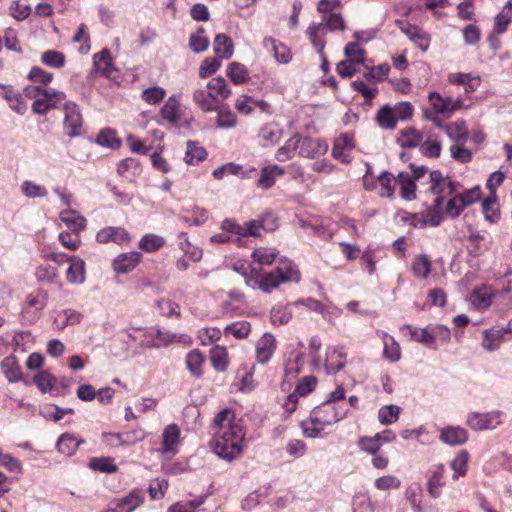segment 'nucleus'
I'll use <instances>...</instances> for the list:
<instances>
[{
  "label": "nucleus",
  "mask_w": 512,
  "mask_h": 512,
  "mask_svg": "<svg viewBox=\"0 0 512 512\" xmlns=\"http://www.w3.org/2000/svg\"><path fill=\"white\" fill-rule=\"evenodd\" d=\"M214 423V452L225 460L235 459L243 451L246 435L241 419L236 418L234 411L224 409L216 415Z\"/></svg>",
  "instance_id": "obj_1"
},
{
  "label": "nucleus",
  "mask_w": 512,
  "mask_h": 512,
  "mask_svg": "<svg viewBox=\"0 0 512 512\" xmlns=\"http://www.w3.org/2000/svg\"><path fill=\"white\" fill-rule=\"evenodd\" d=\"M300 273L292 261L283 259L273 271L264 274L261 278H245L247 286L260 289L264 293H271L281 283L299 282Z\"/></svg>",
  "instance_id": "obj_2"
},
{
  "label": "nucleus",
  "mask_w": 512,
  "mask_h": 512,
  "mask_svg": "<svg viewBox=\"0 0 512 512\" xmlns=\"http://www.w3.org/2000/svg\"><path fill=\"white\" fill-rule=\"evenodd\" d=\"M428 101L430 107L426 108L423 114L426 119L432 121L439 128L443 127L444 120L449 119L455 111L464 108L461 98L444 97L435 91L429 93Z\"/></svg>",
  "instance_id": "obj_3"
},
{
  "label": "nucleus",
  "mask_w": 512,
  "mask_h": 512,
  "mask_svg": "<svg viewBox=\"0 0 512 512\" xmlns=\"http://www.w3.org/2000/svg\"><path fill=\"white\" fill-rule=\"evenodd\" d=\"M25 96L34 98L32 110L36 114L43 115L65 100L66 95L62 91L43 86H27L23 90Z\"/></svg>",
  "instance_id": "obj_4"
},
{
  "label": "nucleus",
  "mask_w": 512,
  "mask_h": 512,
  "mask_svg": "<svg viewBox=\"0 0 512 512\" xmlns=\"http://www.w3.org/2000/svg\"><path fill=\"white\" fill-rule=\"evenodd\" d=\"M256 226L254 222H246L244 225H240L236 221L227 218L221 222L220 228L222 232L211 236L210 241L217 244L227 243L232 240L231 235L237 236V242H240L241 237H258L259 234L257 233Z\"/></svg>",
  "instance_id": "obj_5"
},
{
  "label": "nucleus",
  "mask_w": 512,
  "mask_h": 512,
  "mask_svg": "<svg viewBox=\"0 0 512 512\" xmlns=\"http://www.w3.org/2000/svg\"><path fill=\"white\" fill-rule=\"evenodd\" d=\"M504 413L493 410L485 413L472 412L467 416L466 424L475 431L492 430L503 423Z\"/></svg>",
  "instance_id": "obj_6"
},
{
  "label": "nucleus",
  "mask_w": 512,
  "mask_h": 512,
  "mask_svg": "<svg viewBox=\"0 0 512 512\" xmlns=\"http://www.w3.org/2000/svg\"><path fill=\"white\" fill-rule=\"evenodd\" d=\"M63 128L70 138L81 135L83 118L78 105L72 101H66L64 106Z\"/></svg>",
  "instance_id": "obj_7"
},
{
  "label": "nucleus",
  "mask_w": 512,
  "mask_h": 512,
  "mask_svg": "<svg viewBox=\"0 0 512 512\" xmlns=\"http://www.w3.org/2000/svg\"><path fill=\"white\" fill-rule=\"evenodd\" d=\"M317 379L314 376H306L297 384L293 393L289 394L283 407L289 415L296 410L298 398L304 397L312 392L316 386Z\"/></svg>",
  "instance_id": "obj_8"
},
{
  "label": "nucleus",
  "mask_w": 512,
  "mask_h": 512,
  "mask_svg": "<svg viewBox=\"0 0 512 512\" xmlns=\"http://www.w3.org/2000/svg\"><path fill=\"white\" fill-rule=\"evenodd\" d=\"M335 424V418H321L313 410L311 416L303 420L300 424L303 435L307 438L321 437V432L326 426Z\"/></svg>",
  "instance_id": "obj_9"
},
{
  "label": "nucleus",
  "mask_w": 512,
  "mask_h": 512,
  "mask_svg": "<svg viewBox=\"0 0 512 512\" xmlns=\"http://www.w3.org/2000/svg\"><path fill=\"white\" fill-rule=\"evenodd\" d=\"M328 151V143L319 138L302 137L300 135L298 154L305 158L323 156Z\"/></svg>",
  "instance_id": "obj_10"
},
{
  "label": "nucleus",
  "mask_w": 512,
  "mask_h": 512,
  "mask_svg": "<svg viewBox=\"0 0 512 512\" xmlns=\"http://www.w3.org/2000/svg\"><path fill=\"white\" fill-rule=\"evenodd\" d=\"M145 493L140 489H133L129 494L116 499L111 512H133L137 507L143 504Z\"/></svg>",
  "instance_id": "obj_11"
},
{
  "label": "nucleus",
  "mask_w": 512,
  "mask_h": 512,
  "mask_svg": "<svg viewBox=\"0 0 512 512\" xmlns=\"http://www.w3.org/2000/svg\"><path fill=\"white\" fill-rule=\"evenodd\" d=\"M355 147L354 140L348 134H341L333 143L332 156L343 164L352 161L350 151Z\"/></svg>",
  "instance_id": "obj_12"
},
{
  "label": "nucleus",
  "mask_w": 512,
  "mask_h": 512,
  "mask_svg": "<svg viewBox=\"0 0 512 512\" xmlns=\"http://www.w3.org/2000/svg\"><path fill=\"white\" fill-rule=\"evenodd\" d=\"M96 240L99 243L114 242L122 245L130 242L131 238L128 231L123 227L107 226L98 231Z\"/></svg>",
  "instance_id": "obj_13"
},
{
  "label": "nucleus",
  "mask_w": 512,
  "mask_h": 512,
  "mask_svg": "<svg viewBox=\"0 0 512 512\" xmlns=\"http://www.w3.org/2000/svg\"><path fill=\"white\" fill-rule=\"evenodd\" d=\"M303 366V358L301 354H296L293 358H289L285 362L284 367V377L281 383L282 391L288 392L291 387L293 381L297 378L298 374L301 372Z\"/></svg>",
  "instance_id": "obj_14"
},
{
  "label": "nucleus",
  "mask_w": 512,
  "mask_h": 512,
  "mask_svg": "<svg viewBox=\"0 0 512 512\" xmlns=\"http://www.w3.org/2000/svg\"><path fill=\"white\" fill-rule=\"evenodd\" d=\"M347 354L340 347H329L326 352L325 369L328 374H336L346 365Z\"/></svg>",
  "instance_id": "obj_15"
},
{
  "label": "nucleus",
  "mask_w": 512,
  "mask_h": 512,
  "mask_svg": "<svg viewBox=\"0 0 512 512\" xmlns=\"http://www.w3.org/2000/svg\"><path fill=\"white\" fill-rule=\"evenodd\" d=\"M180 439V429L176 424L168 425L162 433L160 452L165 455H175Z\"/></svg>",
  "instance_id": "obj_16"
},
{
  "label": "nucleus",
  "mask_w": 512,
  "mask_h": 512,
  "mask_svg": "<svg viewBox=\"0 0 512 512\" xmlns=\"http://www.w3.org/2000/svg\"><path fill=\"white\" fill-rule=\"evenodd\" d=\"M0 97L4 98L16 113L22 115L26 112L27 106L23 101L22 94L12 86L0 84Z\"/></svg>",
  "instance_id": "obj_17"
},
{
  "label": "nucleus",
  "mask_w": 512,
  "mask_h": 512,
  "mask_svg": "<svg viewBox=\"0 0 512 512\" xmlns=\"http://www.w3.org/2000/svg\"><path fill=\"white\" fill-rule=\"evenodd\" d=\"M510 330L505 328L493 327L483 331L482 347L488 351L493 352L500 348L504 342V336Z\"/></svg>",
  "instance_id": "obj_18"
},
{
  "label": "nucleus",
  "mask_w": 512,
  "mask_h": 512,
  "mask_svg": "<svg viewBox=\"0 0 512 512\" xmlns=\"http://www.w3.org/2000/svg\"><path fill=\"white\" fill-rule=\"evenodd\" d=\"M276 349V340L270 333H265L257 342L256 357L261 364L267 363Z\"/></svg>",
  "instance_id": "obj_19"
},
{
  "label": "nucleus",
  "mask_w": 512,
  "mask_h": 512,
  "mask_svg": "<svg viewBox=\"0 0 512 512\" xmlns=\"http://www.w3.org/2000/svg\"><path fill=\"white\" fill-rule=\"evenodd\" d=\"M401 31L421 50L426 51L429 47L430 39L428 35L414 25H404L402 21H397Z\"/></svg>",
  "instance_id": "obj_20"
},
{
  "label": "nucleus",
  "mask_w": 512,
  "mask_h": 512,
  "mask_svg": "<svg viewBox=\"0 0 512 512\" xmlns=\"http://www.w3.org/2000/svg\"><path fill=\"white\" fill-rule=\"evenodd\" d=\"M440 439L447 445H462L468 440L467 431L459 426H449L440 431Z\"/></svg>",
  "instance_id": "obj_21"
},
{
  "label": "nucleus",
  "mask_w": 512,
  "mask_h": 512,
  "mask_svg": "<svg viewBox=\"0 0 512 512\" xmlns=\"http://www.w3.org/2000/svg\"><path fill=\"white\" fill-rule=\"evenodd\" d=\"M430 180V191L433 194H445V188L442 187V184L447 185L448 195H452L459 186L457 182L450 180L448 177H443L439 170H434L430 173Z\"/></svg>",
  "instance_id": "obj_22"
},
{
  "label": "nucleus",
  "mask_w": 512,
  "mask_h": 512,
  "mask_svg": "<svg viewBox=\"0 0 512 512\" xmlns=\"http://www.w3.org/2000/svg\"><path fill=\"white\" fill-rule=\"evenodd\" d=\"M192 97L194 103L203 112H212L217 110L215 95L210 92L207 87H200L195 89Z\"/></svg>",
  "instance_id": "obj_23"
},
{
  "label": "nucleus",
  "mask_w": 512,
  "mask_h": 512,
  "mask_svg": "<svg viewBox=\"0 0 512 512\" xmlns=\"http://www.w3.org/2000/svg\"><path fill=\"white\" fill-rule=\"evenodd\" d=\"M141 259L138 252H128L118 255L113 261V269L117 273H128L132 271Z\"/></svg>",
  "instance_id": "obj_24"
},
{
  "label": "nucleus",
  "mask_w": 512,
  "mask_h": 512,
  "mask_svg": "<svg viewBox=\"0 0 512 512\" xmlns=\"http://www.w3.org/2000/svg\"><path fill=\"white\" fill-rule=\"evenodd\" d=\"M95 71L102 76L111 77L115 68L112 64V58L108 49H103L93 56Z\"/></svg>",
  "instance_id": "obj_25"
},
{
  "label": "nucleus",
  "mask_w": 512,
  "mask_h": 512,
  "mask_svg": "<svg viewBox=\"0 0 512 512\" xmlns=\"http://www.w3.org/2000/svg\"><path fill=\"white\" fill-rule=\"evenodd\" d=\"M59 218L72 232L82 231L87 224L86 219L74 209L61 211Z\"/></svg>",
  "instance_id": "obj_26"
},
{
  "label": "nucleus",
  "mask_w": 512,
  "mask_h": 512,
  "mask_svg": "<svg viewBox=\"0 0 512 512\" xmlns=\"http://www.w3.org/2000/svg\"><path fill=\"white\" fill-rule=\"evenodd\" d=\"M70 265L66 272L68 282L82 284L85 281V263L78 257L69 258Z\"/></svg>",
  "instance_id": "obj_27"
},
{
  "label": "nucleus",
  "mask_w": 512,
  "mask_h": 512,
  "mask_svg": "<svg viewBox=\"0 0 512 512\" xmlns=\"http://www.w3.org/2000/svg\"><path fill=\"white\" fill-rule=\"evenodd\" d=\"M395 184H399L403 199L411 201L416 198V185L409 173L400 172L395 179Z\"/></svg>",
  "instance_id": "obj_28"
},
{
  "label": "nucleus",
  "mask_w": 512,
  "mask_h": 512,
  "mask_svg": "<svg viewBox=\"0 0 512 512\" xmlns=\"http://www.w3.org/2000/svg\"><path fill=\"white\" fill-rule=\"evenodd\" d=\"M411 270L413 275L420 280L428 278L432 270V262L428 255L420 254L416 256L412 260Z\"/></svg>",
  "instance_id": "obj_29"
},
{
  "label": "nucleus",
  "mask_w": 512,
  "mask_h": 512,
  "mask_svg": "<svg viewBox=\"0 0 512 512\" xmlns=\"http://www.w3.org/2000/svg\"><path fill=\"white\" fill-rule=\"evenodd\" d=\"M284 174V169L278 165L266 166L261 170L257 181L258 187L269 189L276 181V178Z\"/></svg>",
  "instance_id": "obj_30"
},
{
  "label": "nucleus",
  "mask_w": 512,
  "mask_h": 512,
  "mask_svg": "<svg viewBox=\"0 0 512 512\" xmlns=\"http://www.w3.org/2000/svg\"><path fill=\"white\" fill-rule=\"evenodd\" d=\"M447 136L455 142H466L468 138V129L464 120H457L455 122L443 125Z\"/></svg>",
  "instance_id": "obj_31"
},
{
  "label": "nucleus",
  "mask_w": 512,
  "mask_h": 512,
  "mask_svg": "<svg viewBox=\"0 0 512 512\" xmlns=\"http://www.w3.org/2000/svg\"><path fill=\"white\" fill-rule=\"evenodd\" d=\"M205 358L203 354L198 350H192L186 355L185 365L190 374L196 378H199L203 374V364Z\"/></svg>",
  "instance_id": "obj_32"
},
{
  "label": "nucleus",
  "mask_w": 512,
  "mask_h": 512,
  "mask_svg": "<svg viewBox=\"0 0 512 512\" xmlns=\"http://www.w3.org/2000/svg\"><path fill=\"white\" fill-rule=\"evenodd\" d=\"M469 453L466 450H460L456 453L450 462V468L453 470L452 479L457 480L464 477L468 470Z\"/></svg>",
  "instance_id": "obj_33"
},
{
  "label": "nucleus",
  "mask_w": 512,
  "mask_h": 512,
  "mask_svg": "<svg viewBox=\"0 0 512 512\" xmlns=\"http://www.w3.org/2000/svg\"><path fill=\"white\" fill-rule=\"evenodd\" d=\"M214 53L224 59H229L234 52L232 40L226 34H217L213 43Z\"/></svg>",
  "instance_id": "obj_34"
},
{
  "label": "nucleus",
  "mask_w": 512,
  "mask_h": 512,
  "mask_svg": "<svg viewBox=\"0 0 512 512\" xmlns=\"http://www.w3.org/2000/svg\"><path fill=\"white\" fill-rule=\"evenodd\" d=\"M258 138L263 146L272 145L281 138V131L277 124L268 123L261 127L258 132Z\"/></svg>",
  "instance_id": "obj_35"
},
{
  "label": "nucleus",
  "mask_w": 512,
  "mask_h": 512,
  "mask_svg": "<svg viewBox=\"0 0 512 512\" xmlns=\"http://www.w3.org/2000/svg\"><path fill=\"white\" fill-rule=\"evenodd\" d=\"M300 134H294L276 152V159L280 162L287 161L294 157L296 150H299Z\"/></svg>",
  "instance_id": "obj_36"
},
{
  "label": "nucleus",
  "mask_w": 512,
  "mask_h": 512,
  "mask_svg": "<svg viewBox=\"0 0 512 512\" xmlns=\"http://www.w3.org/2000/svg\"><path fill=\"white\" fill-rule=\"evenodd\" d=\"M313 410L321 418H335V423L342 420L346 415V411L344 409L337 407L335 403H330L326 401L322 405L314 408Z\"/></svg>",
  "instance_id": "obj_37"
},
{
  "label": "nucleus",
  "mask_w": 512,
  "mask_h": 512,
  "mask_svg": "<svg viewBox=\"0 0 512 512\" xmlns=\"http://www.w3.org/2000/svg\"><path fill=\"white\" fill-rule=\"evenodd\" d=\"M161 116L169 123L176 125L179 121V100L176 95L170 96L161 109Z\"/></svg>",
  "instance_id": "obj_38"
},
{
  "label": "nucleus",
  "mask_w": 512,
  "mask_h": 512,
  "mask_svg": "<svg viewBox=\"0 0 512 512\" xmlns=\"http://www.w3.org/2000/svg\"><path fill=\"white\" fill-rule=\"evenodd\" d=\"M229 79L236 85L244 84L249 80L247 68L239 62H231L226 69Z\"/></svg>",
  "instance_id": "obj_39"
},
{
  "label": "nucleus",
  "mask_w": 512,
  "mask_h": 512,
  "mask_svg": "<svg viewBox=\"0 0 512 512\" xmlns=\"http://www.w3.org/2000/svg\"><path fill=\"white\" fill-rule=\"evenodd\" d=\"M210 360L213 368L223 372L228 366V353L225 347L215 346L210 350Z\"/></svg>",
  "instance_id": "obj_40"
},
{
  "label": "nucleus",
  "mask_w": 512,
  "mask_h": 512,
  "mask_svg": "<svg viewBox=\"0 0 512 512\" xmlns=\"http://www.w3.org/2000/svg\"><path fill=\"white\" fill-rule=\"evenodd\" d=\"M20 190L24 196L30 199L44 198L48 195V190L45 186L32 180L23 181Z\"/></svg>",
  "instance_id": "obj_41"
},
{
  "label": "nucleus",
  "mask_w": 512,
  "mask_h": 512,
  "mask_svg": "<svg viewBox=\"0 0 512 512\" xmlns=\"http://www.w3.org/2000/svg\"><path fill=\"white\" fill-rule=\"evenodd\" d=\"M307 34L313 46L316 48L317 52L319 54L322 53L325 47L324 36L326 34L324 26L320 25L319 23L312 24L308 27Z\"/></svg>",
  "instance_id": "obj_42"
},
{
  "label": "nucleus",
  "mask_w": 512,
  "mask_h": 512,
  "mask_svg": "<svg viewBox=\"0 0 512 512\" xmlns=\"http://www.w3.org/2000/svg\"><path fill=\"white\" fill-rule=\"evenodd\" d=\"M383 356L390 362H397L401 357L400 346L392 336L387 333L383 338Z\"/></svg>",
  "instance_id": "obj_43"
},
{
  "label": "nucleus",
  "mask_w": 512,
  "mask_h": 512,
  "mask_svg": "<svg viewBox=\"0 0 512 512\" xmlns=\"http://www.w3.org/2000/svg\"><path fill=\"white\" fill-rule=\"evenodd\" d=\"M2 371L9 382H18L22 379V372L15 359L6 357L1 363Z\"/></svg>",
  "instance_id": "obj_44"
},
{
  "label": "nucleus",
  "mask_w": 512,
  "mask_h": 512,
  "mask_svg": "<svg viewBox=\"0 0 512 512\" xmlns=\"http://www.w3.org/2000/svg\"><path fill=\"white\" fill-rule=\"evenodd\" d=\"M207 89L212 92L216 97H221L222 99H227L232 91L228 87L226 80L223 77H216L208 82Z\"/></svg>",
  "instance_id": "obj_45"
},
{
  "label": "nucleus",
  "mask_w": 512,
  "mask_h": 512,
  "mask_svg": "<svg viewBox=\"0 0 512 512\" xmlns=\"http://www.w3.org/2000/svg\"><path fill=\"white\" fill-rule=\"evenodd\" d=\"M512 3L507 2L502 11L495 17V31L499 34L507 30L508 25L512 19Z\"/></svg>",
  "instance_id": "obj_46"
},
{
  "label": "nucleus",
  "mask_w": 512,
  "mask_h": 512,
  "mask_svg": "<svg viewBox=\"0 0 512 512\" xmlns=\"http://www.w3.org/2000/svg\"><path fill=\"white\" fill-rule=\"evenodd\" d=\"M207 156L206 150L198 146L196 143L189 141L187 143V150L185 153V162L188 164H198L203 161Z\"/></svg>",
  "instance_id": "obj_47"
},
{
  "label": "nucleus",
  "mask_w": 512,
  "mask_h": 512,
  "mask_svg": "<svg viewBox=\"0 0 512 512\" xmlns=\"http://www.w3.org/2000/svg\"><path fill=\"white\" fill-rule=\"evenodd\" d=\"M80 443L73 435L65 433L58 439L57 448L62 454L72 455L78 449Z\"/></svg>",
  "instance_id": "obj_48"
},
{
  "label": "nucleus",
  "mask_w": 512,
  "mask_h": 512,
  "mask_svg": "<svg viewBox=\"0 0 512 512\" xmlns=\"http://www.w3.org/2000/svg\"><path fill=\"white\" fill-rule=\"evenodd\" d=\"M203 34L204 28L200 27L195 33L190 35L189 47L194 53H201L208 49L209 40Z\"/></svg>",
  "instance_id": "obj_49"
},
{
  "label": "nucleus",
  "mask_w": 512,
  "mask_h": 512,
  "mask_svg": "<svg viewBox=\"0 0 512 512\" xmlns=\"http://www.w3.org/2000/svg\"><path fill=\"white\" fill-rule=\"evenodd\" d=\"M404 327L410 331L411 339L413 341L421 343L428 348H433L432 338L430 335V326L425 328H415L411 325H405Z\"/></svg>",
  "instance_id": "obj_50"
},
{
  "label": "nucleus",
  "mask_w": 512,
  "mask_h": 512,
  "mask_svg": "<svg viewBox=\"0 0 512 512\" xmlns=\"http://www.w3.org/2000/svg\"><path fill=\"white\" fill-rule=\"evenodd\" d=\"M277 256L278 251L275 248L267 247L258 248L252 253L254 261L260 265H271Z\"/></svg>",
  "instance_id": "obj_51"
},
{
  "label": "nucleus",
  "mask_w": 512,
  "mask_h": 512,
  "mask_svg": "<svg viewBox=\"0 0 512 512\" xmlns=\"http://www.w3.org/2000/svg\"><path fill=\"white\" fill-rule=\"evenodd\" d=\"M154 338L158 339L159 343H153V344H150L149 346L159 347L160 345L167 346L173 342H185L187 336L186 335L178 336L177 334L172 333L170 331H162L160 329H157L155 331Z\"/></svg>",
  "instance_id": "obj_52"
},
{
  "label": "nucleus",
  "mask_w": 512,
  "mask_h": 512,
  "mask_svg": "<svg viewBox=\"0 0 512 512\" xmlns=\"http://www.w3.org/2000/svg\"><path fill=\"white\" fill-rule=\"evenodd\" d=\"M164 244L165 241L161 236L155 234H146L141 238L139 247L147 252H155L159 250Z\"/></svg>",
  "instance_id": "obj_53"
},
{
  "label": "nucleus",
  "mask_w": 512,
  "mask_h": 512,
  "mask_svg": "<svg viewBox=\"0 0 512 512\" xmlns=\"http://www.w3.org/2000/svg\"><path fill=\"white\" fill-rule=\"evenodd\" d=\"M140 171L139 162L134 158L123 159L117 164V173L120 176L127 177L129 174L135 176L139 174Z\"/></svg>",
  "instance_id": "obj_54"
},
{
  "label": "nucleus",
  "mask_w": 512,
  "mask_h": 512,
  "mask_svg": "<svg viewBox=\"0 0 512 512\" xmlns=\"http://www.w3.org/2000/svg\"><path fill=\"white\" fill-rule=\"evenodd\" d=\"M55 381V377L47 371H40L33 378L34 384L42 393L52 390Z\"/></svg>",
  "instance_id": "obj_55"
},
{
  "label": "nucleus",
  "mask_w": 512,
  "mask_h": 512,
  "mask_svg": "<svg viewBox=\"0 0 512 512\" xmlns=\"http://www.w3.org/2000/svg\"><path fill=\"white\" fill-rule=\"evenodd\" d=\"M400 408L397 405H387L379 409L378 419L384 425L396 422L399 418Z\"/></svg>",
  "instance_id": "obj_56"
},
{
  "label": "nucleus",
  "mask_w": 512,
  "mask_h": 512,
  "mask_svg": "<svg viewBox=\"0 0 512 512\" xmlns=\"http://www.w3.org/2000/svg\"><path fill=\"white\" fill-rule=\"evenodd\" d=\"M217 127L220 129H232L237 125L236 115L229 109H217Z\"/></svg>",
  "instance_id": "obj_57"
},
{
  "label": "nucleus",
  "mask_w": 512,
  "mask_h": 512,
  "mask_svg": "<svg viewBox=\"0 0 512 512\" xmlns=\"http://www.w3.org/2000/svg\"><path fill=\"white\" fill-rule=\"evenodd\" d=\"M35 277L41 283H52L58 277V271L56 267L43 264L36 269Z\"/></svg>",
  "instance_id": "obj_58"
},
{
  "label": "nucleus",
  "mask_w": 512,
  "mask_h": 512,
  "mask_svg": "<svg viewBox=\"0 0 512 512\" xmlns=\"http://www.w3.org/2000/svg\"><path fill=\"white\" fill-rule=\"evenodd\" d=\"M379 125L384 129H393L397 124L396 116L392 107L385 106L379 112L377 116Z\"/></svg>",
  "instance_id": "obj_59"
},
{
  "label": "nucleus",
  "mask_w": 512,
  "mask_h": 512,
  "mask_svg": "<svg viewBox=\"0 0 512 512\" xmlns=\"http://www.w3.org/2000/svg\"><path fill=\"white\" fill-rule=\"evenodd\" d=\"M96 143L100 146L112 149L118 148L120 146L119 139L116 137L115 132L111 129L101 130L97 135Z\"/></svg>",
  "instance_id": "obj_60"
},
{
  "label": "nucleus",
  "mask_w": 512,
  "mask_h": 512,
  "mask_svg": "<svg viewBox=\"0 0 512 512\" xmlns=\"http://www.w3.org/2000/svg\"><path fill=\"white\" fill-rule=\"evenodd\" d=\"M251 330L250 323L247 321H239L232 323L225 328L226 334H231L237 339L246 338Z\"/></svg>",
  "instance_id": "obj_61"
},
{
  "label": "nucleus",
  "mask_w": 512,
  "mask_h": 512,
  "mask_svg": "<svg viewBox=\"0 0 512 512\" xmlns=\"http://www.w3.org/2000/svg\"><path fill=\"white\" fill-rule=\"evenodd\" d=\"M395 179H396V177H394L393 174H391L387 171H384L379 175L378 181L381 186V192H380L381 197H387V198L393 197L394 186L392 185V182L395 183Z\"/></svg>",
  "instance_id": "obj_62"
},
{
  "label": "nucleus",
  "mask_w": 512,
  "mask_h": 512,
  "mask_svg": "<svg viewBox=\"0 0 512 512\" xmlns=\"http://www.w3.org/2000/svg\"><path fill=\"white\" fill-rule=\"evenodd\" d=\"M165 95V89L159 86H154L143 90L142 99L150 105H156L164 99Z\"/></svg>",
  "instance_id": "obj_63"
},
{
  "label": "nucleus",
  "mask_w": 512,
  "mask_h": 512,
  "mask_svg": "<svg viewBox=\"0 0 512 512\" xmlns=\"http://www.w3.org/2000/svg\"><path fill=\"white\" fill-rule=\"evenodd\" d=\"M324 26V30L330 31L343 30L345 28L344 20L339 13H330L323 15L322 22L319 23Z\"/></svg>",
  "instance_id": "obj_64"
}]
</instances>
